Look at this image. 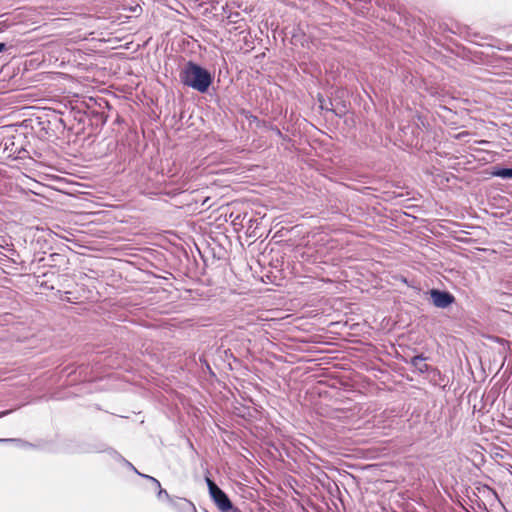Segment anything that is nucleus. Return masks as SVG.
<instances>
[{
    "instance_id": "nucleus-1",
    "label": "nucleus",
    "mask_w": 512,
    "mask_h": 512,
    "mask_svg": "<svg viewBox=\"0 0 512 512\" xmlns=\"http://www.w3.org/2000/svg\"><path fill=\"white\" fill-rule=\"evenodd\" d=\"M181 82L200 93L208 91L213 77L211 73L200 65L189 61L180 72Z\"/></svg>"
},
{
    "instance_id": "nucleus-2",
    "label": "nucleus",
    "mask_w": 512,
    "mask_h": 512,
    "mask_svg": "<svg viewBox=\"0 0 512 512\" xmlns=\"http://www.w3.org/2000/svg\"><path fill=\"white\" fill-rule=\"evenodd\" d=\"M207 485L209 488V493L215 504L218 506V508L221 511H226L227 509H231L232 502L226 495V493L220 489L217 484L210 480L209 478L206 479Z\"/></svg>"
},
{
    "instance_id": "nucleus-3",
    "label": "nucleus",
    "mask_w": 512,
    "mask_h": 512,
    "mask_svg": "<svg viewBox=\"0 0 512 512\" xmlns=\"http://www.w3.org/2000/svg\"><path fill=\"white\" fill-rule=\"evenodd\" d=\"M432 303L437 308H447L454 303L455 297L448 291L431 289L429 291Z\"/></svg>"
},
{
    "instance_id": "nucleus-4",
    "label": "nucleus",
    "mask_w": 512,
    "mask_h": 512,
    "mask_svg": "<svg viewBox=\"0 0 512 512\" xmlns=\"http://www.w3.org/2000/svg\"><path fill=\"white\" fill-rule=\"evenodd\" d=\"M170 505L178 512H194V504L185 498H173Z\"/></svg>"
},
{
    "instance_id": "nucleus-5",
    "label": "nucleus",
    "mask_w": 512,
    "mask_h": 512,
    "mask_svg": "<svg viewBox=\"0 0 512 512\" xmlns=\"http://www.w3.org/2000/svg\"><path fill=\"white\" fill-rule=\"evenodd\" d=\"M143 478L149 480L153 484L155 490H157V498L159 501H167L171 503V500H173V498L168 494V492L165 489L161 487L160 482L156 478L149 475H143Z\"/></svg>"
},
{
    "instance_id": "nucleus-6",
    "label": "nucleus",
    "mask_w": 512,
    "mask_h": 512,
    "mask_svg": "<svg viewBox=\"0 0 512 512\" xmlns=\"http://www.w3.org/2000/svg\"><path fill=\"white\" fill-rule=\"evenodd\" d=\"M426 358L423 355H416L412 357L410 363L411 365L420 373H424L428 371L429 366L425 363Z\"/></svg>"
},
{
    "instance_id": "nucleus-7",
    "label": "nucleus",
    "mask_w": 512,
    "mask_h": 512,
    "mask_svg": "<svg viewBox=\"0 0 512 512\" xmlns=\"http://www.w3.org/2000/svg\"><path fill=\"white\" fill-rule=\"evenodd\" d=\"M490 174L502 179H512V168L494 167Z\"/></svg>"
},
{
    "instance_id": "nucleus-8",
    "label": "nucleus",
    "mask_w": 512,
    "mask_h": 512,
    "mask_svg": "<svg viewBox=\"0 0 512 512\" xmlns=\"http://www.w3.org/2000/svg\"><path fill=\"white\" fill-rule=\"evenodd\" d=\"M107 453L116 462L120 463L121 461H125V458L121 454H119L117 451H115L113 449H109L107 451Z\"/></svg>"
},
{
    "instance_id": "nucleus-9",
    "label": "nucleus",
    "mask_w": 512,
    "mask_h": 512,
    "mask_svg": "<svg viewBox=\"0 0 512 512\" xmlns=\"http://www.w3.org/2000/svg\"><path fill=\"white\" fill-rule=\"evenodd\" d=\"M120 463H123L124 465H126L128 468H130L131 470H133L136 474H138L139 476L143 477L144 474L140 473L129 461H127L125 459V461H121Z\"/></svg>"
},
{
    "instance_id": "nucleus-10",
    "label": "nucleus",
    "mask_w": 512,
    "mask_h": 512,
    "mask_svg": "<svg viewBox=\"0 0 512 512\" xmlns=\"http://www.w3.org/2000/svg\"><path fill=\"white\" fill-rule=\"evenodd\" d=\"M130 11L133 13H138V12L142 11V8L139 5H136V6L130 7Z\"/></svg>"
},
{
    "instance_id": "nucleus-11",
    "label": "nucleus",
    "mask_w": 512,
    "mask_h": 512,
    "mask_svg": "<svg viewBox=\"0 0 512 512\" xmlns=\"http://www.w3.org/2000/svg\"><path fill=\"white\" fill-rule=\"evenodd\" d=\"M0 442H20V440L11 438H0Z\"/></svg>"
},
{
    "instance_id": "nucleus-12",
    "label": "nucleus",
    "mask_w": 512,
    "mask_h": 512,
    "mask_svg": "<svg viewBox=\"0 0 512 512\" xmlns=\"http://www.w3.org/2000/svg\"><path fill=\"white\" fill-rule=\"evenodd\" d=\"M224 512H242V511L239 508L234 507L233 505H231V509H227Z\"/></svg>"
},
{
    "instance_id": "nucleus-13",
    "label": "nucleus",
    "mask_w": 512,
    "mask_h": 512,
    "mask_svg": "<svg viewBox=\"0 0 512 512\" xmlns=\"http://www.w3.org/2000/svg\"><path fill=\"white\" fill-rule=\"evenodd\" d=\"M9 413H10V410H6V411H2V412H0V418H2V417H4V416H6V415H7V414H9Z\"/></svg>"
},
{
    "instance_id": "nucleus-14",
    "label": "nucleus",
    "mask_w": 512,
    "mask_h": 512,
    "mask_svg": "<svg viewBox=\"0 0 512 512\" xmlns=\"http://www.w3.org/2000/svg\"><path fill=\"white\" fill-rule=\"evenodd\" d=\"M6 49V44L0 42V53Z\"/></svg>"
},
{
    "instance_id": "nucleus-15",
    "label": "nucleus",
    "mask_w": 512,
    "mask_h": 512,
    "mask_svg": "<svg viewBox=\"0 0 512 512\" xmlns=\"http://www.w3.org/2000/svg\"><path fill=\"white\" fill-rule=\"evenodd\" d=\"M194 512H197V510L195 509Z\"/></svg>"
}]
</instances>
